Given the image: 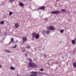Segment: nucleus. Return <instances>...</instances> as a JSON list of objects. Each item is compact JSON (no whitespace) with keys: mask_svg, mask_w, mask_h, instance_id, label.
Segmentation results:
<instances>
[{"mask_svg":"<svg viewBox=\"0 0 76 76\" xmlns=\"http://www.w3.org/2000/svg\"><path fill=\"white\" fill-rule=\"evenodd\" d=\"M28 65L31 67L33 68H37L38 66L37 64L33 63H30L28 64Z\"/></svg>","mask_w":76,"mask_h":76,"instance_id":"nucleus-1","label":"nucleus"},{"mask_svg":"<svg viewBox=\"0 0 76 76\" xmlns=\"http://www.w3.org/2000/svg\"><path fill=\"white\" fill-rule=\"evenodd\" d=\"M61 13V11L60 10H57L55 11L52 12L51 13V14H55L56 15L58 14L59 13Z\"/></svg>","mask_w":76,"mask_h":76,"instance_id":"nucleus-2","label":"nucleus"},{"mask_svg":"<svg viewBox=\"0 0 76 76\" xmlns=\"http://www.w3.org/2000/svg\"><path fill=\"white\" fill-rule=\"evenodd\" d=\"M49 29L50 31H53L54 30V29H55V28L53 26H50L49 28Z\"/></svg>","mask_w":76,"mask_h":76,"instance_id":"nucleus-3","label":"nucleus"},{"mask_svg":"<svg viewBox=\"0 0 76 76\" xmlns=\"http://www.w3.org/2000/svg\"><path fill=\"white\" fill-rule=\"evenodd\" d=\"M39 34H36L35 36V38L37 39H39Z\"/></svg>","mask_w":76,"mask_h":76,"instance_id":"nucleus-4","label":"nucleus"},{"mask_svg":"<svg viewBox=\"0 0 76 76\" xmlns=\"http://www.w3.org/2000/svg\"><path fill=\"white\" fill-rule=\"evenodd\" d=\"M32 36V38H35V35L36 34L34 33H33L31 34Z\"/></svg>","mask_w":76,"mask_h":76,"instance_id":"nucleus-5","label":"nucleus"},{"mask_svg":"<svg viewBox=\"0 0 76 76\" xmlns=\"http://www.w3.org/2000/svg\"><path fill=\"white\" fill-rule=\"evenodd\" d=\"M22 39L23 40V41H24V42H25V41H26L27 40L26 37H23L22 38Z\"/></svg>","mask_w":76,"mask_h":76,"instance_id":"nucleus-6","label":"nucleus"},{"mask_svg":"<svg viewBox=\"0 0 76 76\" xmlns=\"http://www.w3.org/2000/svg\"><path fill=\"white\" fill-rule=\"evenodd\" d=\"M14 41V38H11L10 42L9 43V44H10V43H12V42H13Z\"/></svg>","mask_w":76,"mask_h":76,"instance_id":"nucleus-7","label":"nucleus"},{"mask_svg":"<svg viewBox=\"0 0 76 76\" xmlns=\"http://www.w3.org/2000/svg\"><path fill=\"white\" fill-rule=\"evenodd\" d=\"M15 26L16 28H18L19 26V23H16L15 24Z\"/></svg>","mask_w":76,"mask_h":76,"instance_id":"nucleus-8","label":"nucleus"},{"mask_svg":"<svg viewBox=\"0 0 76 76\" xmlns=\"http://www.w3.org/2000/svg\"><path fill=\"white\" fill-rule=\"evenodd\" d=\"M19 4L20 7H23V6L24 5V4L22 2H20V3H19Z\"/></svg>","mask_w":76,"mask_h":76,"instance_id":"nucleus-9","label":"nucleus"},{"mask_svg":"<svg viewBox=\"0 0 76 76\" xmlns=\"http://www.w3.org/2000/svg\"><path fill=\"white\" fill-rule=\"evenodd\" d=\"M31 73L32 74L37 75V72H31Z\"/></svg>","mask_w":76,"mask_h":76,"instance_id":"nucleus-10","label":"nucleus"},{"mask_svg":"<svg viewBox=\"0 0 76 76\" xmlns=\"http://www.w3.org/2000/svg\"><path fill=\"white\" fill-rule=\"evenodd\" d=\"M42 34H43V35H45V34H46V31L45 30H43V31H42Z\"/></svg>","mask_w":76,"mask_h":76,"instance_id":"nucleus-11","label":"nucleus"},{"mask_svg":"<svg viewBox=\"0 0 76 76\" xmlns=\"http://www.w3.org/2000/svg\"><path fill=\"white\" fill-rule=\"evenodd\" d=\"M10 68L11 70H15V68L13 67L12 66H10Z\"/></svg>","mask_w":76,"mask_h":76,"instance_id":"nucleus-12","label":"nucleus"},{"mask_svg":"<svg viewBox=\"0 0 76 76\" xmlns=\"http://www.w3.org/2000/svg\"><path fill=\"white\" fill-rule=\"evenodd\" d=\"M15 1L14 0H9V2L11 3V4H12Z\"/></svg>","mask_w":76,"mask_h":76,"instance_id":"nucleus-13","label":"nucleus"},{"mask_svg":"<svg viewBox=\"0 0 76 76\" xmlns=\"http://www.w3.org/2000/svg\"><path fill=\"white\" fill-rule=\"evenodd\" d=\"M50 32V31L48 29L47 31H46V34H49Z\"/></svg>","mask_w":76,"mask_h":76,"instance_id":"nucleus-14","label":"nucleus"},{"mask_svg":"<svg viewBox=\"0 0 76 76\" xmlns=\"http://www.w3.org/2000/svg\"><path fill=\"white\" fill-rule=\"evenodd\" d=\"M37 74L40 75H42V73L41 72H37Z\"/></svg>","mask_w":76,"mask_h":76,"instance_id":"nucleus-15","label":"nucleus"},{"mask_svg":"<svg viewBox=\"0 0 76 76\" xmlns=\"http://www.w3.org/2000/svg\"><path fill=\"white\" fill-rule=\"evenodd\" d=\"M41 9L42 10H44L45 8V7L44 6L41 7Z\"/></svg>","mask_w":76,"mask_h":76,"instance_id":"nucleus-16","label":"nucleus"},{"mask_svg":"<svg viewBox=\"0 0 76 76\" xmlns=\"http://www.w3.org/2000/svg\"><path fill=\"white\" fill-rule=\"evenodd\" d=\"M73 66L74 67L76 68V63L75 62L74 63Z\"/></svg>","mask_w":76,"mask_h":76,"instance_id":"nucleus-17","label":"nucleus"},{"mask_svg":"<svg viewBox=\"0 0 76 76\" xmlns=\"http://www.w3.org/2000/svg\"><path fill=\"white\" fill-rule=\"evenodd\" d=\"M75 42V41L74 40H72V44H74Z\"/></svg>","mask_w":76,"mask_h":76,"instance_id":"nucleus-18","label":"nucleus"},{"mask_svg":"<svg viewBox=\"0 0 76 76\" xmlns=\"http://www.w3.org/2000/svg\"><path fill=\"white\" fill-rule=\"evenodd\" d=\"M4 22L3 21H1L0 22V23L1 24H2V25L3 24H4Z\"/></svg>","mask_w":76,"mask_h":76,"instance_id":"nucleus-19","label":"nucleus"},{"mask_svg":"<svg viewBox=\"0 0 76 76\" xmlns=\"http://www.w3.org/2000/svg\"><path fill=\"white\" fill-rule=\"evenodd\" d=\"M30 76H37V75H36L35 74H31V75H30Z\"/></svg>","mask_w":76,"mask_h":76,"instance_id":"nucleus-20","label":"nucleus"},{"mask_svg":"<svg viewBox=\"0 0 76 76\" xmlns=\"http://www.w3.org/2000/svg\"><path fill=\"white\" fill-rule=\"evenodd\" d=\"M28 60L29 61V62L30 63H31V62H32V60L31 59H30V58H29V59H28Z\"/></svg>","mask_w":76,"mask_h":76,"instance_id":"nucleus-21","label":"nucleus"},{"mask_svg":"<svg viewBox=\"0 0 76 76\" xmlns=\"http://www.w3.org/2000/svg\"><path fill=\"white\" fill-rule=\"evenodd\" d=\"M12 14H13L12 12H10L9 15H12Z\"/></svg>","mask_w":76,"mask_h":76,"instance_id":"nucleus-22","label":"nucleus"},{"mask_svg":"<svg viewBox=\"0 0 76 76\" xmlns=\"http://www.w3.org/2000/svg\"><path fill=\"white\" fill-rule=\"evenodd\" d=\"M42 55H43V56H44L45 57V58H47V56L46 55H44L43 54H42Z\"/></svg>","mask_w":76,"mask_h":76,"instance_id":"nucleus-23","label":"nucleus"},{"mask_svg":"<svg viewBox=\"0 0 76 76\" xmlns=\"http://www.w3.org/2000/svg\"><path fill=\"white\" fill-rule=\"evenodd\" d=\"M61 10H62L61 12H64L65 10H63V9H61Z\"/></svg>","mask_w":76,"mask_h":76,"instance_id":"nucleus-24","label":"nucleus"},{"mask_svg":"<svg viewBox=\"0 0 76 76\" xmlns=\"http://www.w3.org/2000/svg\"><path fill=\"white\" fill-rule=\"evenodd\" d=\"M64 31V30H61L60 31V32L61 33H62Z\"/></svg>","mask_w":76,"mask_h":76,"instance_id":"nucleus-25","label":"nucleus"},{"mask_svg":"<svg viewBox=\"0 0 76 76\" xmlns=\"http://www.w3.org/2000/svg\"><path fill=\"white\" fill-rule=\"evenodd\" d=\"M26 48H30V47L29 46H27V47H26Z\"/></svg>","mask_w":76,"mask_h":76,"instance_id":"nucleus-26","label":"nucleus"},{"mask_svg":"<svg viewBox=\"0 0 76 76\" xmlns=\"http://www.w3.org/2000/svg\"><path fill=\"white\" fill-rule=\"evenodd\" d=\"M38 10H41V7H39L38 9Z\"/></svg>","mask_w":76,"mask_h":76,"instance_id":"nucleus-27","label":"nucleus"},{"mask_svg":"<svg viewBox=\"0 0 76 76\" xmlns=\"http://www.w3.org/2000/svg\"><path fill=\"white\" fill-rule=\"evenodd\" d=\"M4 52H7V50H4Z\"/></svg>","mask_w":76,"mask_h":76,"instance_id":"nucleus-28","label":"nucleus"},{"mask_svg":"<svg viewBox=\"0 0 76 76\" xmlns=\"http://www.w3.org/2000/svg\"><path fill=\"white\" fill-rule=\"evenodd\" d=\"M57 68H56V69H54V71L55 72L56 71V70H57Z\"/></svg>","mask_w":76,"mask_h":76,"instance_id":"nucleus-29","label":"nucleus"},{"mask_svg":"<svg viewBox=\"0 0 76 76\" xmlns=\"http://www.w3.org/2000/svg\"><path fill=\"white\" fill-rule=\"evenodd\" d=\"M43 69L42 68H41L40 69V71H43Z\"/></svg>","mask_w":76,"mask_h":76,"instance_id":"nucleus-30","label":"nucleus"},{"mask_svg":"<svg viewBox=\"0 0 76 76\" xmlns=\"http://www.w3.org/2000/svg\"><path fill=\"white\" fill-rule=\"evenodd\" d=\"M16 47H17V45H16L14 47H13V48H16Z\"/></svg>","mask_w":76,"mask_h":76,"instance_id":"nucleus-31","label":"nucleus"},{"mask_svg":"<svg viewBox=\"0 0 76 76\" xmlns=\"http://www.w3.org/2000/svg\"><path fill=\"white\" fill-rule=\"evenodd\" d=\"M25 56H26V57H27V54L26 53L25 54Z\"/></svg>","mask_w":76,"mask_h":76,"instance_id":"nucleus-32","label":"nucleus"},{"mask_svg":"<svg viewBox=\"0 0 76 76\" xmlns=\"http://www.w3.org/2000/svg\"><path fill=\"white\" fill-rule=\"evenodd\" d=\"M7 52L8 53H10V50H7Z\"/></svg>","mask_w":76,"mask_h":76,"instance_id":"nucleus-33","label":"nucleus"},{"mask_svg":"<svg viewBox=\"0 0 76 76\" xmlns=\"http://www.w3.org/2000/svg\"><path fill=\"white\" fill-rule=\"evenodd\" d=\"M5 35H7V33H6V32H5Z\"/></svg>","mask_w":76,"mask_h":76,"instance_id":"nucleus-34","label":"nucleus"},{"mask_svg":"<svg viewBox=\"0 0 76 76\" xmlns=\"http://www.w3.org/2000/svg\"><path fill=\"white\" fill-rule=\"evenodd\" d=\"M33 38H32V41H34V39Z\"/></svg>","mask_w":76,"mask_h":76,"instance_id":"nucleus-35","label":"nucleus"},{"mask_svg":"<svg viewBox=\"0 0 76 76\" xmlns=\"http://www.w3.org/2000/svg\"><path fill=\"white\" fill-rule=\"evenodd\" d=\"M62 42V41H61L59 43V44H60V43H61V42Z\"/></svg>","mask_w":76,"mask_h":76,"instance_id":"nucleus-36","label":"nucleus"},{"mask_svg":"<svg viewBox=\"0 0 76 76\" xmlns=\"http://www.w3.org/2000/svg\"><path fill=\"white\" fill-rule=\"evenodd\" d=\"M0 68H2V66L1 65H0Z\"/></svg>","mask_w":76,"mask_h":76,"instance_id":"nucleus-37","label":"nucleus"},{"mask_svg":"<svg viewBox=\"0 0 76 76\" xmlns=\"http://www.w3.org/2000/svg\"><path fill=\"white\" fill-rule=\"evenodd\" d=\"M62 59H64V57H62Z\"/></svg>","mask_w":76,"mask_h":76,"instance_id":"nucleus-38","label":"nucleus"},{"mask_svg":"<svg viewBox=\"0 0 76 76\" xmlns=\"http://www.w3.org/2000/svg\"><path fill=\"white\" fill-rule=\"evenodd\" d=\"M43 50H45V48H43L42 49Z\"/></svg>","mask_w":76,"mask_h":76,"instance_id":"nucleus-39","label":"nucleus"},{"mask_svg":"<svg viewBox=\"0 0 76 76\" xmlns=\"http://www.w3.org/2000/svg\"><path fill=\"white\" fill-rule=\"evenodd\" d=\"M75 39V41H76V38Z\"/></svg>","mask_w":76,"mask_h":76,"instance_id":"nucleus-40","label":"nucleus"},{"mask_svg":"<svg viewBox=\"0 0 76 76\" xmlns=\"http://www.w3.org/2000/svg\"><path fill=\"white\" fill-rule=\"evenodd\" d=\"M17 41V42H18V40Z\"/></svg>","mask_w":76,"mask_h":76,"instance_id":"nucleus-41","label":"nucleus"},{"mask_svg":"<svg viewBox=\"0 0 76 76\" xmlns=\"http://www.w3.org/2000/svg\"><path fill=\"white\" fill-rule=\"evenodd\" d=\"M23 50H24V48H23Z\"/></svg>","mask_w":76,"mask_h":76,"instance_id":"nucleus-42","label":"nucleus"},{"mask_svg":"<svg viewBox=\"0 0 76 76\" xmlns=\"http://www.w3.org/2000/svg\"><path fill=\"white\" fill-rule=\"evenodd\" d=\"M23 48H22V50H23Z\"/></svg>","mask_w":76,"mask_h":76,"instance_id":"nucleus-43","label":"nucleus"},{"mask_svg":"<svg viewBox=\"0 0 76 76\" xmlns=\"http://www.w3.org/2000/svg\"><path fill=\"white\" fill-rule=\"evenodd\" d=\"M17 76H19V75H17Z\"/></svg>","mask_w":76,"mask_h":76,"instance_id":"nucleus-44","label":"nucleus"},{"mask_svg":"<svg viewBox=\"0 0 76 76\" xmlns=\"http://www.w3.org/2000/svg\"><path fill=\"white\" fill-rule=\"evenodd\" d=\"M37 11H38V10H37Z\"/></svg>","mask_w":76,"mask_h":76,"instance_id":"nucleus-45","label":"nucleus"}]
</instances>
